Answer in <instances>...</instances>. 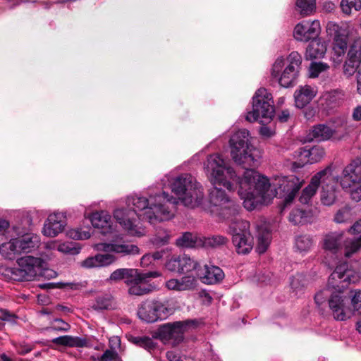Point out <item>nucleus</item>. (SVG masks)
<instances>
[{
    "label": "nucleus",
    "mask_w": 361,
    "mask_h": 361,
    "mask_svg": "<svg viewBox=\"0 0 361 361\" xmlns=\"http://www.w3.org/2000/svg\"><path fill=\"white\" fill-rule=\"evenodd\" d=\"M114 217L121 227L131 235L141 236L145 231L140 226L139 220L141 219L139 214L133 211L131 208H118L114 211Z\"/></svg>",
    "instance_id": "nucleus-14"
},
{
    "label": "nucleus",
    "mask_w": 361,
    "mask_h": 361,
    "mask_svg": "<svg viewBox=\"0 0 361 361\" xmlns=\"http://www.w3.org/2000/svg\"><path fill=\"white\" fill-rule=\"evenodd\" d=\"M353 219L351 209L348 207L341 208L336 213L334 216V221L338 224L350 222Z\"/></svg>",
    "instance_id": "nucleus-45"
},
{
    "label": "nucleus",
    "mask_w": 361,
    "mask_h": 361,
    "mask_svg": "<svg viewBox=\"0 0 361 361\" xmlns=\"http://www.w3.org/2000/svg\"><path fill=\"white\" fill-rule=\"evenodd\" d=\"M95 249L98 251L114 252L122 257L135 255L140 252V249L136 245L126 241L98 243L95 245Z\"/></svg>",
    "instance_id": "nucleus-19"
},
{
    "label": "nucleus",
    "mask_w": 361,
    "mask_h": 361,
    "mask_svg": "<svg viewBox=\"0 0 361 361\" xmlns=\"http://www.w3.org/2000/svg\"><path fill=\"white\" fill-rule=\"evenodd\" d=\"M135 273H136V269H118L111 273L110 280L118 281L126 279V281H128L131 276H133V274Z\"/></svg>",
    "instance_id": "nucleus-42"
},
{
    "label": "nucleus",
    "mask_w": 361,
    "mask_h": 361,
    "mask_svg": "<svg viewBox=\"0 0 361 361\" xmlns=\"http://www.w3.org/2000/svg\"><path fill=\"white\" fill-rule=\"evenodd\" d=\"M166 203L175 204L177 201L165 192L150 193L148 197L135 195L126 199V206L138 213L141 220L147 221L150 224L169 221L173 217L174 214Z\"/></svg>",
    "instance_id": "nucleus-3"
},
{
    "label": "nucleus",
    "mask_w": 361,
    "mask_h": 361,
    "mask_svg": "<svg viewBox=\"0 0 361 361\" xmlns=\"http://www.w3.org/2000/svg\"><path fill=\"white\" fill-rule=\"evenodd\" d=\"M336 190L334 185L322 187L321 191V202L324 205L331 206L336 200Z\"/></svg>",
    "instance_id": "nucleus-34"
},
{
    "label": "nucleus",
    "mask_w": 361,
    "mask_h": 361,
    "mask_svg": "<svg viewBox=\"0 0 361 361\" xmlns=\"http://www.w3.org/2000/svg\"><path fill=\"white\" fill-rule=\"evenodd\" d=\"M321 30L319 20H303L298 23L293 31L294 38L300 42H308L317 38Z\"/></svg>",
    "instance_id": "nucleus-17"
},
{
    "label": "nucleus",
    "mask_w": 361,
    "mask_h": 361,
    "mask_svg": "<svg viewBox=\"0 0 361 361\" xmlns=\"http://www.w3.org/2000/svg\"><path fill=\"white\" fill-rule=\"evenodd\" d=\"M326 31L332 40L334 54L338 57L344 56L348 47L349 30L347 24L329 21L326 24Z\"/></svg>",
    "instance_id": "nucleus-11"
},
{
    "label": "nucleus",
    "mask_w": 361,
    "mask_h": 361,
    "mask_svg": "<svg viewBox=\"0 0 361 361\" xmlns=\"http://www.w3.org/2000/svg\"><path fill=\"white\" fill-rule=\"evenodd\" d=\"M125 283L128 286V293L133 295H143L152 292L155 289V286L148 283V279L152 278H157L161 274L157 271H139L136 269V273L133 274Z\"/></svg>",
    "instance_id": "nucleus-13"
},
{
    "label": "nucleus",
    "mask_w": 361,
    "mask_h": 361,
    "mask_svg": "<svg viewBox=\"0 0 361 361\" xmlns=\"http://www.w3.org/2000/svg\"><path fill=\"white\" fill-rule=\"evenodd\" d=\"M331 175V168L330 166H327L313 176L310 184L302 191L301 195L299 198L300 203L302 204H308L312 197L316 194L319 184L328 179Z\"/></svg>",
    "instance_id": "nucleus-18"
},
{
    "label": "nucleus",
    "mask_w": 361,
    "mask_h": 361,
    "mask_svg": "<svg viewBox=\"0 0 361 361\" xmlns=\"http://www.w3.org/2000/svg\"><path fill=\"white\" fill-rule=\"evenodd\" d=\"M171 235L169 231L163 228H158L152 238L153 244L156 245H164L169 243Z\"/></svg>",
    "instance_id": "nucleus-40"
},
{
    "label": "nucleus",
    "mask_w": 361,
    "mask_h": 361,
    "mask_svg": "<svg viewBox=\"0 0 361 361\" xmlns=\"http://www.w3.org/2000/svg\"><path fill=\"white\" fill-rule=\"evenodd\" d=\"M317 91L310 85L300 87L294 93L295 106L302 109L307 106L316 96Z\"/></svg>",
    "instance_id": "nucleus-26"
},
{
    "label": "nucleus",
    "mask_w": 361,
    "mask_h": 361,
    "mask_svg": "<svg viewBox=\"0 0 361 361\" xmlns=\"http://www.w3.org/2000/svg\"><path fill=\"white\" fill-rule=\"evenodd\" d=\"M336 133V130L325 124L314 126L309 133L311 139L317 141H326L329 140Z\"/></svg>",
    "instance_id": "nucleus-28"
},
{
    "label": "nucleus",
    "mask_w": 361,
    "mask_h": 361,
    "mask_svg": "<svg viewBox=\"0 0 361 361\" xmlns=\"http://www.w3.org/2000/svg\"><path fill=\"white\" fill-rule=\"evenodd\" d=\"M326 51L325 44L318 38H315L312 39L308 44L305 51V58L310 60L321 59L324 57Z\"/></svg>",
    "instance_id": "nucleus-27"
},
{
    "label": "nucleus",
    "mask_w": 361,
    "mask_h": 361,
    "mask_svg": "<svg viewBox=\"0 0 361 361\" xmlns=\"http://www.w3.org/2000/svg\"><path fill=\"white\" fill-rule=\"evenodd\" d=\"M71 329L69 324L62 319L56 318L51 322V326L47 327L48 331H63L66 332Z\"/></svg>",
    "instance_id": "nucleus-49"
},
{
    "label": "nucleus",
    "mask_w": 361,
    "mask_h": 361,
    "mask_svg": "<svg viewBox=\"0 0 361 361\" xmlns=\"http://www.w3.org/2000/svg\"><path fill=\"white\" fill-rule=\"evenodd\" d=\"M290 284L291 288L296 293L302 290L307 285L305 276L302 274H297L290 279Z\"/></svg>",
    "instance_id": "nucleus-48"
},
{
    "label": "nucleus",
    "mask_w": 361,
    "mask_h": 361,
    "mask_svg": "<svg viewBox=\"0 0 361 361\" xmlns=\"http://www.w3.org/2000/svg\"><path fill=\"white\" fill-rule=\"evenodd\" d=\"M129 341L133 344L150 351L155 348L156 343L149 336H130Z\"/></svg>",
    "instance_id": "nucleus-36"
},
{
    "label": "nucleus",
    "mask_w": 361,
    "mask_h": 361,
    "mask_svg": "<svg viewBox=\"0 0 361 361\" xmlns=\"http://www.w3.org/2000/svg\"><path fill=\"white\" fill-rule=\"evenodd\" d=\"M268 183H269V179ZM269 186L264 194V201L260 204L262 205L266 201L267 193L269 191L271 185L274 189V196L283 198L286 204L290 203L295 198L296 194L300 189L302 181L295 175H290L286 176H276L272 183H269Z\"/></svg>",
    "instance_id": "nucleus-9"
},
{
    "label": "nucleus",
    "mask_w": 361,
    "mask_h": 361,
    "mask_svg": "<svg viewBox=\"0 0 361 361\" xmlns=\"http://www.w3.org/2000/svg\"><path fill=\"white\" fill-rule=\"evenodd\" d=\"M8 221L0 218V233H4L8 228Z\"/></svg>",
    "instance_id": "nucleus-62"
},
{
    "label": "nucleus",
    "mask_w": 361,
    "mask_h": 361,
    "mask_svg": "<svg viewBox=\"0 0 361 361\" xmlns=\"http://www.w3.org/2000/svg\"><path fill=\"white\" fill-rule=\"evenodd\" d=\"M166 357L169 361H179L180 360V356L173 351H168Z\"/></svg>",
    "instance_id": "nucleus-61"
},
{
    "label": "nucleus",
    "mask_w": 361,
    "mask_h": 361,
    "mask_svg": "<svg viewBox=\"0 0 361 361\" xmlns=\"http://www.w3.org/2000/svg\"><path fill=\"white\" fill-rule=\"evenodd\" d=\"M176 244L181 247H193L195 246L196 240L190 232H185L176 239Z\"/></svg>",
    "instance_id": "nucleus-44"
},
{
    "label": "nucleus",
    "mask_w": 361,
    "mask_h": 361,
    "mask_svg": "<svg viewBox=\"0 0 361 361\" xmlns=\"http://www.w3.org/2000/svg\"><path fill=\"white\" fill-rule=\"evenodd\" d=\"M70 236L75 239H87L90 237V234L88 232H85L83 234H82L78 231L74 230L70 232Z\"/></svg>",
    "instance_id": "nucleus-58"
},
{
    "label": "nucleus",
    "mask_w": 361,
    "mask_h": 361,
    "mask_svg": "<svg viewBox=\"0 0 361 361\" xmlns=\"http://www.w3.org/2000/svg\"><path fill=\"white\" fill-rule=\"evenodd\" d=\"M0 312H1L0 320H2V321L11 322L16 317L13 313H11L6 309L1 308L0 310Z\"/></svg>",
    "instance_id": "nucleus-56"
},
{
    "label": "nucleus",
    "mask_w": 361,
    "mask_h": 361,
    "mask_svg": "<svg viewBox=\"0 0 361 361\" xmlns=\"http://www.w3.org/2000/svg\"><path fill=\"white\" fill-rule=\"evenodd\" d=\"M340 6L344 14L350 15L353 9L355 11L361 9V0H341Z\"/></svg>",
    "instance_id": "nucleus-39"
},
{
    "label": "nucleus",
    "mask_w": 361,
    "mask_h": 361,
    "mask_svg": "<svg viewBox=\"0 0 361 361\" xmlns=\"http://www.w3.org/2000/svg\"><path fill=\"white\" fill-rule=\"evenodd\" d=\"M91 223L94 228L100 229L103 235H106L114 231L111 217L106 212L100 211L93 213Z\"/></svg>",
    "instance_id": "nucleus-23"
},
{
    "label": "nucleus",
    "mask_w": 361,
    "mask_h": 361,
    "mask_svg": "<svg viewBox=\"0 0 361 361\" xmlns=\"http://www.w3.org/2000/svg\"><path fill=\"white\" fill-rule=\"evenodd\" d=\"M342 238V233L334 232L326 235L324 240V248L336 253L341 244Z\"/></svg>",
    "instance_id": "nucleus-30"
},
{
    "label": "nucleus",
    "mask_w": 361,
    "mask_h": 361,
    "mask_svg": "<svg viewBox=\"0 0 361 361\" xmlns=\"http://www.w3.org/2000/svg\"><path fill=\"white\" fill-rule=\"evenodd\" d=\"M202 281L205 284H216L221 282L224 278L223 270L214 265H204V271L198 273Z\"/></svg>",
    "instance_id": "nucleus-24"
},
{
    "label": "nucleus",
    "mask_w": 361,
    "mask_h": 361,
    "mask_svg": "<svg viewBox=\"0 0 361 361\" xmlns=\"http://www.w3.org/2000/svg\"><path fill=\"white\" fill-rule=\"evenodd\" d=\"M288 65L285 66L286 59L283 56L278 57L274 63L271 74L278 80L281 86L288 88L296 83L300 69L301 68L302 56L298 51H292L286 59Z\"/></svg>",
    "instance_id": "nucleus-5"
},
{
    "label": "nucleus",
    "mask_w": 361,
    "mask_h": 361,
    "mask_svg": "<svg viewBox=\"0 0 361 361\" xmlns=\"http://www.w3.org/2000/svg\"><path fill=\"white\" fill-rule=\"evenodd\" d=\"M116 353L111 350H106L104 353L99 357H97L98 361H112Z\"/></svg>",
    "instance_id": "nucleus-54"
},
{
    "label": "nucleus",
    "mask_w": 361,
    "mask_h": 361,
    "mask_svg": "<svg viewBox=\"0 0 361 361\" xmlns=\"http://www.w3.org/2000/svg\"><path fill=\"white\" fill-rule=\"evenodd\" d=\"M173 314L168 300H145L137 307L138 318L146 323H154L167 319Z\"/></svg>",
    "instance_id": "nucleus-7"
},
{
    "label": "nucleus",
    "mask_w": 361,
    "mask_h": 361,
    "mask_svg": "<svg viewBox=\"0 0 361 361\" xmlns=\"http://www.w3.org/2000/svg\"><path fill=\"white\" fill-rule=\"evenodd\" d=\"M296 6L303 16L312 13L316 8V0H297Z\"/></svg>",
    "instance_id": "nucleus-41"
},
{
    "label": "nucleus",
    "mask_w": 361,
    "mask_h": 361,
    "mask_svg": "<svg viewBox=\"0 0 361 361\" xmlns=\"http://www.w3.org/2000/svg\"><path fill=\"white\" fill-rule=\"evenodd\" d=\"M40 245V238L32 233L22 234L12 238L8 243V249L14 255L29 253L36 250Z\"/></svg>",
    "instance_id": "nucleus-16"
},
{
    "label": "nucleus",
    "mask_w": 361,
    "mask_h": 361,
    "mask_svg": "<svg viewBox=\"0 0 361 361\" xmlns=\"http://www.w3.org/2000/svg\"><path fill=\"white\" fill-rule=\"evenodd\" d=\"M112 297L109 294H102L96 297L91 307L94 310H108L111 306Z\"/></svg>",
    "instance_id": "nucleus-35"
},
{
    "label": "nucleus",
    "mask_w": 361,
    "mask_h": 361,
    "mask_svg": "<svg viewBox=\"0 0 361 361\" xmlns=\"http://www.w3.org/2000/svg\"><path fill=\"white\" fill-rule=\"evenodd\" d=\"M335 8V5L331 1H326L324 4V9L327 12H331Z\"/></svg>",
    "instance_id": "nucleus-63"
},
{
    "label": "nucleus",
    "mask_w": 361,
    "mask_h": 361,
    "mask_svg": "<svg viewBox=\"0 0 361 361\" xmlns=\"http://www.w3.org/2000/svg\"><path fill=\"white\" fill-rule=\"evenodd\" d=\"M305 217V213L303 210L300 209H294L289 214V221L294 225L300 224L302 219Z\"/></svg>",
    "instance_id": "nucleus-50"
},
{
    "label": "nucleus",
    "mask_w": 361,
    "mask_h": 361,
    "mask_svg": "<svg viewBox=\"0 0 361 361\" xmlns=\"http://www.w3.org/2000/svg\"><path fill=\"white\" fill-rule=\"evenodd\" d=\"M164 251H156L153 253L146 254L141 259V264L143 266L147 265L152 262V260H159L164 256Z\"/></svg>",
    "instance_id": "nucleus-51"
},
{
    "label": "nucleus",
    "mask_w": 361,
    "mask_h": 361,
    "mask_svg": "<svg viewBox=\"0 0 361 361\" xmlns=\"http://www.w3.org/2000/svg\"><path fill=\"white\" fill-rule=\"evenodd\" d=\"M327 106L331 108L338 105L344 99V93L342 90L336 89L326 92L323 96Z\"/></svg>",
    "instance_id": "nucleus-33"
},
{
    "label": "nucleus",
    "mask_w": 361,
    "mask_h": 361,
    "mask_svg": "<svg viewBox=\"0 0 361 361\" xmlns=\"http://www.w3.org/2000/svg\"><path fill=\"white\" fill-rule=\"evenodd\" d=\"M17 264L18 267L6 268L5 274L14 281H31L40 272L44 261L40 257L26 255L18 259Z\"/></svg>",
    "instance_id": "nucleus-8"
},
{
    "label": "nucleus",
    "mask_w": 361,
    "mask_h": 361,
    "mask_svg": "<svg viewBox=\"0 0 361 361\" xmlns=\"http://www.w3.org/2000/svg\"><path fill=\"white\" fill-rule=\"evenodd\" d=\"M355 184L358 185L350 190V197L353 200L359 202L361 200V164L356 161L345 167L341 178L343 188H350Z\"/></svg>",
    "instance_id": "nucleus-12"
},
{
    "label": "nucleus",
    "mask_w": 361,
    "mask_h": 361,
    "mask_svg": "<svg viewBox=\"0 0 361 361\" xmlns=\"http://www.w3.org/2000/svg\"><path fill=\"white\" fill-rule=\"evenodd\" d=\"M183 255H173L165 264L166 269L173 273L183 274Z\"/></svg>",
    "instance_id": "nucleus-32"
},
{
    "label": "nucleus",
    "mask_w": 361,
    "mask_h": 361,
    "mask_svg": "<svg viewBox=\"0 0 361 361\" xmlns=\"http://www.w3.org/2000/svg\"><path fill=\"white\" fill-rule=\"evenodd\" d=\"M192 322L191 320H187L164 324L157 329L156 337L164 342L171 341L175 343H179L183 340V334L187 327Z\"/></svg>",
    "instance_id": "nucleus-15"
},
{
    "label": "nucleus",
    "mask_w": 361,
    "mask_h": 361,
    "mask_svg": "<svg viewBox=\"0 0 361 361\" xmlns=\"http://www.w3.org/2000/svg\"><path fill=\"white\" fill-rule=\"evenodd\" d=\"M259 133L261 135L267 137H269L272 135V131L271 129L265 126L260 127Z\"/></svg>",
    "instance_id": "nucleus-60"
},
{
    "label": "nucleus",
    "mask_w": 361,
    "mask_h": 361,
    "mask_svg": "<svg viewBox=\"0 0 361 361\" xmlns=\"http://www.w3.org/2000/svg\"><path fill=\"white\" fill-rule=\"evenodd\" d=\"M171 190L178 200L186 207L195 208L202 205L204 192L202 186L190 174L185 173L176 177L171 185ZM173 205H176L172 204Z\"/></svg>",
    "instance_id": "nucleus-4"
},
{
    "label": "nucleus",
    "mask_w": 361,
    "mask_h": 361,
    "mask_svg": "<svg viewBox=\"0 0 361 361\" xmlns=\"http://www.w3.org/2000/svg\"><path fill=\"white\" fill-rule=\"evenodd\" d=\"M116 260L115 256L111 254H97L89 257L82 262V267L87 269L107 267Z\"/></svg>",
    "instance_id": "nucleus-25"
},
{
    "label": "nucleus",
    "mask_w": 361,
    "mask_h": 361,
    "mask_svg": "<svg viewBox=\"0 0 361 361\" xmlns=\"http://www.w3.org/2000/svg\"><path fill=\"white\" fill-rule=\"evenodd\" d=\"M290 116V111L288 109H284L277 114V119L281 123H286L289 120Z\"/></svg>",
    "instance_id": "nucleus-57"
},
{
    "label": "nucleus",
    "mask_w": 361,
    "mask_h": 361,
    "mask_svg": "<svg viewBox=\"0 0 361 361\" xmlns=\"http://www.w3.org/2000/svg\"><path fill=\"white\" fill-rule=\"evenodd\" d=\"M327 66L323 63H315L312 66V75L313 77H317L319 73L324 71Z\"/></svg>",
    "instance_id": "nucleus-55"
},
{
    "label": "nucleus",
    "mask_w": 361,
    "mask_h": 361,
    "mask_svg": "<svg viewBox=\"0 0 361 361\" xmlns=\"http://www.w3.org/2000/svg\"><path fill=\"white\" fill-rule=\"evenodd\" d=\"M271 234L267 231H263L259 233L257 237V251L259 254L265 252L270 243Z\"/></svg>",
    "instance_id": "nucleus-37"
},
{
    "label": "nucleus",
    "mask_w": 361,
    "mask_h": 361,
    "mask_svg": "<svg viewBox=\"0 0 361 361\" xmlns=\"http://www.w3.org/2000/svg\"><path fill=\"white\" fill-rule=\"evenodd\" d=\"M305 157H308V161L310 164L316 163L319 161L324 156V150L320 147H313L308 149L304 150Z\"/></svg>",
    "instance_id": "nucleus-38"
},
{
    "label": "nucleus",
    "mask_w": 361,
    "mask_h": 361,
    "mask_svg": "<svg viewBox=\"0 0 361 361\" xmlns=\"http://www.w3.org/2000/svg\"><path fill=\"white\" fill-rule=\"evenodd\" d=\"M272 95L265 88L258 89L252 97V110L246 116L249 122H255L259 119L261 123L270 121L274 117V106Z\"/></svg>",
    "instance_id": "nucleus-6"
},
{
    "label": "nucleus",
    "mask_w": 361,
    "mask_h": 361,
    "mask_svg": "<svg viewBox=\"0 0 361 361\" xmlns=\"http://www.w3.org/2000/svg\"><path fill=\"white\" fill-rule=\"evenodd\" d=\"M351 305L353 310L361 314V290H355L351 296Z\"/></svg>",
    "instance_id": "nucleus-52"
},
{
    "label": "nucleus",
    "mask_w": 361,
    "mask_h": 361,
    "mask_svg": "<svg viewBox=\"0 0 361 361\" xmlns=\"http://www.w3.org/2000/svg\"><path fill=\"white\" fill-rule=\"evenodd\" d=\"M357 92L361 94V72L357 71Z\"/></svg>",
    "instance_id": "nucleus-64"
},
{
    "label": "nucleus",
    "mask_w": 361,
    "mask_h": 361,
    "mask_svg": "<svg viewBox=\"0 0 361 361\" xmlns=\"http://www.w3.org/2000/svg\"><path fill=\"white\" fill-rule=\"evenodd\" d=\"M349 232L354 236L345 240V256L347 257L361 248V219L349 228Z\"/></svg>",
    "instance_id": "nucleus-22"
},
{
    "label": "nucleus",
    "mask_w": 361,
    "mask_h": 361,
    "mask_svg": "<svg viewBox=\"0 0 361 361\" xmlns=\"http://www.w3.org/2000/svg\"><path fill=\"white\" fill-rule=\"evenodd\" d=\"M182 266L183 274L189 273L192 271H196L197 275L198 273H200V264L185 254H183V262Z\"/></svg>",
    "instance_id": "nucleus-43"
},
{
    "label": "nucleus",
    "mask_w": 361,
    "mask_h": 361,
    "mask_svg": "<svg viewBox=\"0 0 361 361\" xmlns=\"http://www.w3.org/2000/svg\"><path fill=\"white\" fill-rule=\"evenodd\" d=\"M165 286L168 290L180 291L179 281L177 279H171L166 281Z\"/></svg>",
    "instance_id": "nucleus-53"
},
{
    "label": "nucleus",
    "mask_w": 361,
    "mask_h": 361,
    "mask_svg": "<svg viewBox=\"0 0 361 361\" xmlns=\"http://www.w3.org/2000/svg\"><path fill=\"white\" fill-rule=\"evenodd\" d=\"M66 225L63 214L60 212L50 214L44 224L42 233L49 237H55L62 232Z\"/></svg>",
    "instance_id": "nucleus-21"
},
{
    "label": "nucleus",
    "mask_w": 361,
    "mask_h": 361,
    "mask_svg": "<svg viewBox=\"0 0 361 361\" xmlns=\"http://www.w3.org/2000/svg\"><path fill=\"white\" fill-rule=\"evenodd\" d=\"M361 63V39H356L349 47L347 59L343 65V72L347 76L353 75Z\"/></svg>",
    "instance_id": "nucleus-20"
},
{
    "label": "nucleus",
    "mask_w": 361,
    "mask_h": 361,
    "mask_svg": "<svg viewBox=\"0 0 361 361\" xmlns=\"http://www.w3.org/2000/svg\"><path fill=\"white\" fill-rule=\"evenodd\" d=\"M52 343L56 345L69 347L82 348L87 345L86 339L68 335L56 337L52 340Z\"/></svg>",
    "instance_id": "nucleus-29"
},
{
    "label": "nucleus",
    "mask_w": 361,
    "mask_h": 361,
    "mask_svg": "<svg viewBox=\"0 0 361 361\" xmlns=\"http://www.w3.org/2000/svg\"><path fill=\"white\" fill-rule=\"evenodd\" d=\"M229 145L233 161L243 165L245 169L243 177H238L233 169L219 154L207 157L204 170L214 185L209 190L207 209L212 215L231 221L238 218L236 216L240 207L218 186H223L229 191L234 190V185L238 186V193L243 201L244 207L252 211L264 201V194L269 184L267 177L254 169L247 168L255 166L257 162L256 149L250 142L247 130L241 129L233 133L229 140Z\"/></svg>",
    "instance_id": "nucleus-1"
},
{
    "label": "nucleus",
    "mask_w": 361,
    "mask_h": 361,
    "mask_svg": "<svg viewBox=\"0 0 361 361\" xmlns=\"http://www.w3.org/2000/svg\"><path fill=\"white\" fill-rule=\"evenodd\" d=\"M361 279L359 272L348 268L347 263L338 265L328 279V288L334 289L329 299V306L334 318L338 321H345L350 317L351 307L349 297L343 289L350 283H357Z\"/></svg>",
    "instance_id": "nucleus-2"
},
{
    "label": "nucleus",
    "mask_w": 361,
    "mask_h": 361,
    "mask_svg": "<svg viewBox=\"0 0 361 361\" xmlns=\"http://www.w3.org/2000/svg\"><path fill=\"white\" fill-rule=\"evenodd\" d=\"M352 118L355 121H361V105H358L353 109L352 113Z\"/></svg>",
    "instance_id": "nucleus-59"
},
{
    "label": "nucleus",
    "mask_w": 361,
    "mask_h": 361,
    "mask_svg": "<svg viewBox=\"0 0 361 361\" xmlns=\"http://www.w3.org/2000/svg\"><path fill=\"white\" fill-rule=\"evenodd\" d=\"M228 242L227 238L220 235H214L204 238V244L212 247H219Z\"/></svg>",
    "instance_id": "nucleus-46"
},
{
    "label": "nucleus",
    "mask_w": 361,
    "mask_h": 361,
    "mask_svg": "<svg viewBox=\"0 0 361 361\" xmlns=\"http://www.w3.org/2000/svg\"><path fill=\"white\" fill-rule=\"evenodd\" d=\"M250 223L247 221L235 218L229 226L230 233L233 238V243L238 254L246 255L253 247V240L250 235Z\"/></svg>",
    "instance_id": "nucleus-10"
},
{
    "label": "nucleus",
    "mask_w": 361,
    "mask_h": 361,
    "mask_svg": "<svg viewBox=\"0 0 361 361\" xmlns=\"http://www.w3.org/2000/svg\"><path fill=\"white\" fill-rule=\"evenodd\" d=\"M180 291L194 290L197 286V280L192 276H185L178 279Z\"/></svg>",
    "instance_id": "nucleus-47"
},
{
    "label": "nucleus",
    "mask_w": 361,
    "mask_h": 361,
    "mask_svg": "<svg viewBox=\"0 0 361 361\" xmlns=\"http://www.w3.org/2000/svg\"><path fill=\"white\" fill-rule=\"evenodd\" d=\"M313 245V239L310 235L303 234L295 237V247L300 252H309Z\"/></svg>",
    "instance_id": "nucleus-31"
}]
</instances>
